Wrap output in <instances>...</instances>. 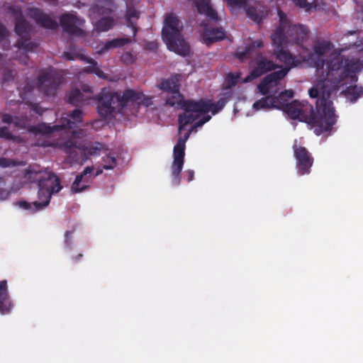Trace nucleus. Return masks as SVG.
Here are the masks:
<instances>
[{
  "instance_id": "obj_44",
  "label": "nucleus",
  "mask_w": 363,
  "mask_h": 363,
  "mask_svg": "<svg viewBox=\"0 0 363 363\" xmlns=\"http://www.w3.org/2000/svg\"><path fill=\"white\" fill-rule=\"evenodd\" d=\"M121 60L127 64V65H129V64H132L135 61V57L133 56V55L130 52H126L125 53H123L122 55H121Z\"/></svg>"
},
{
  "instance_id": "obj_10",
  "label": "nucleus",
  "mask_w": 363,
  "mask_h": 363,
  "mask_svg": "<svg viewBox=\"0 0 363 363\" xmlns=\"http://www.w3.org/2000/svg\"><path fill=\"white\" fill-rule=\"evenodd\" d=\"M292 147L298 174L301 176L310 174L314 160L312 155L305 147L298 145L296 140Z\"/></svg>"
},
{
  "instance_id": "obj_37",
  "label": "nucleus",
  "mask_w": 363,
  "mask_h": 363,
  "mask_svg": "<svg viewBox=\"0 0 363 363\" xmlns=\"http://www.w3.org/2000/svg\"><path fill=\"white\" fill-rule=\"evenodd\" d=\"M172 96L167 97L166 99V104L169 106H174L176 104H179L182 107V104L184 101L182 99V95L179 91L178 94H171Z\"/></svg>"
},
{
  "instance_id": "obj_54",
  "label": "nucleus",
  "mask_w": 363,
  "mask_h": 363,
  "mask_svg": "<svg viewBox=\"0 0 363 363\" xmlns=\"http://www.w3.org/2000/svg\"><path fill=\"white\" fill-rule=\"evenodd\" d=\"M23 89L26 92H30L33 89V85L31 83L28 82L23 87Z\"/></svg>"
},
{
  "instance_id": "obj_6",
  "label": "nucleus",
  "mask_w": 363,
  "mask_h": 363,
  "mask_svg": "<svg viewBox=\"0 0 363 363\" xmlns=\"http://www.w3.org/2000/svg\"><path fill=\"white\" fill-rule=\"evenodd\" d=\"M58 147L68 155L72 162L81 163L85 162L88 156L98 154L102 148V144L96 143L95 145H86L79 139L72 137L60 143Z\"/></svg>"
},
{
  "instance_id": "obj_45",
  "label": "nucleus",
  "mask_w": 363,
  "mask_h": 363,
  "mask_svg": "<svg viewBox=\"0 0 363 363\" xmlns=\"http://www.w3.org/2000/svg\"><path fill=\"white\" fill-rule=\"evenodd\" d=\"M73 233L74 230H67L65 233V244L66 247L69 249H70L72 247V235L73 234Z\"/></svg>"
},
{
  "instance_id": "obj_8",
  "label": "nucleus",
  "mask_w": 363,
  "mask_h": 363,
  "mask_svg": "<svg viewBox=\"0 0 363 363\" xmlns=\"http://www.w3.org/2000/svg\"><path fill=\"white\" fill-rule=\"evenodd\" d=\"M190 132H186L180 136L173 149V162L171 166L172 182L179 185L181 182V172L183 169L185 156L186 142L190 136Z\"/></svg>"
},
{
  "instance_id": "obj_29",
  "label": "nucleus",
  "mask_w": 363,
  "mask_h": 363,
  "mask_svg": "<svg viewBox=\"0 0 363 363\" xmlns=\"http://www.w3.org/2000/svg\"><path fill=\"white\" fill-rule=\"evenodd\" d=\"M264 43L262 40H257L248 44L244 51L237 52L235 56L240 61L251 57L252 54L259 48H263Z\"/></svg>"
},
{
  "instance_id": "obj_30",
  "label": "nucleus",
  "mask_w": 363,
  "mask_h": 363,
  "mask_svg": "<svg viewBox=\"0 0 363 363\" xmlns=\"http://www.w3.org/2000/svg\"><path fill=\"white\" fill-rule=\"evenodd\" d=\"M283 111L286 113L291 119H298L303 115L302 105L296 100L290 102Z\"/></svg>"
},
{
  "instance_id": "obj_55",
  "label": "nucleus",
  "mask_w": 363,
  "mask_h": 363,
  "mask_svg": "<svg viewBox=\"0 0 363 363\" xmlns=\"http://www.w3.org/2000/svg\"><path fill=\"white\" fill-rule=\"evenodd\" d=\"M229 77L231 78V85H235L238 82L239 77H234L233 74H229Z\"/></svg>"
},
{
  "instance_id": "obj_49",
  "label": "nucleus",
  "mask_w": 363,
  "mask_h": 363,
  "mask_svg": "<svg viewBox=\"0 0 363 363\" xmlns=\"http://www.w3.org/2000/svg\"><path fill=\"white\" fill-rule=\"evenodd\" d=\"M185 177L188 182H191L194 178V171L192 169H188L185 172Z\"/></svg>"
},
{
  "instance_id": "obj_25",
  "label": "nucleus",
  "mask_w": 363,
  "mask_h": 363,
  "mask_svg": "<svg viewBox=\"0 0 363 363\" xmlns=\"http://www.w3.org/2000/svg\"><path fill=\"white\" fill-rule=\"evenodd\" d=\"M101 94V92L94 96H86L84 93H82L79 89H75L70 91L68 97L69 102L75 106H79L80 105L84 104L86 101L89 99H94L97 101V106H99L98 97Z\"/></svg>"
},
{
  "instance_id": "obj_24",
  "label": "nucleus",
  "mask_w": 363,
  "mask_h": 363,
  "mask_svg": "<svg viewBox=\"0 0 363 363\" xmlns=\"http://www.w3.org/2000/svg\"><path fill=\"white\" fill-rule=\"evenodd\" d=\"M197 11L201 14H204L209 20L218 22L220 18L217 11L212 7L211 0H195Z\"/></svg>"
},
{
  "instance_id": "obj_59",
  "label": "nucleus",
  "mask_w": 363,
  "mask_h": 363,
  "mask_svg": "<svg viewBox=\"0 0 363 363\" xmlns=\"http://www.w3.org/2000/svg\"><path fill=\"white\" fill-rule=\"evenodd\" d=\"M32 109H33L35 112H36V113H40V111H39V108H38V105H37V104H34V105L32 106Z\"/></svg>"
},
{
  "instance_id": "obj_14",
  "label": "nucleus",
  "mask_w": 363,
  "mask_h": 363,
  "mask_svg": "<svg viewBox=\"0 0 363 363\" xmlns=\"http://www.w3.org/2000/svg\"><path fill=\"white\" fill-rule=\"evenodd\" d=\"M84 21L75 13H65L60 16V23L63 30L71 35L83 36L84 31L80 28Z\"/></svg>"
},
{
  "instance_id": "obj_56",
  "label": "nucleus",
  "mask_w": 363,
  "mask_h": 363,
  "mask_svg": "<svg viewBox=\"0 0 363 363\" xmlns=\"http://www.w3.org/2000/svg\"><path fill=\"white\" fill-rule=\"evenodd\" d=\"M12 77H13L12 72L11 71H9L7 73H6L4 74V81L9 80Z\"/></svg>"
},
{
  "instance_id": "obj_47",
  "label": "nucleus",
  "mask_w": 363,
  "mask_h": 363,
  "mask_svg": "<svg viewBox=\"0 0 363 363\" xmlns=\"http://www.w3.org/2000/svg\"><path fill=\"white\" fill-rule=\"evenodd\" d=\"M14 121V116L9 114V113H4L1 117V121L4 123L7 124H13Z\"/></svg>"
},
{
  "instance_id": "obj_62",
  "label": "nucleus",
  "mask_w": 363,
  "mask_h": 363,
  "mask_svg": "<svg viewBox=\"0 0 363 363\" xmlns=\"http://www.w3.org/2000/svg\"><path fill=\"white\" fill-rule=\"evenodd\" d=\"M4 183V180L3 177H0V184Z\"/></svg>"
},
{
  "instance_id": "obj_63",
  "label": "nucleus",
  "mask_w": 363,
  "mask_h": 363,
  "mask_svg": "<svg viewBox=\"0 0 363 363\" xmlns=\"http://www.w3.org/2000/svg\"><path fill=\"white\" fill-rule=\"evenodd\" d=\"M354 33H355V31L350 32V34H354Z\"/></svg>"
},
{
  "instance_id": "obj_48",
  "label": "nucleus",
  "mask_w": 363,
  "mask_h": 363,
  "mask_svg": "<svg viewBox=\"0 0 363 363\" xmlns=\"http://www.w3.org/2000/svg\"><path fill=\"white\" fill-rule=\"evenodd\" d=\"M11 194V191L5 189H0V201L7 200Z\"/></svg>"
},
{
  "instance_id": "obj_32",
  "label": "nucleus",
  "mask_w": 363,
  "mask_h": 363,
  "mask_svg": "<svg viewBox=\"0 0 363 363\" xmlns=\"http://www.w3.org/2000/svg\"><path fill=\"white\" fill-rule=\"evenodd\" d=\"M264 96L254 103L252 107L255 110L275 108L274 94Z\"/></svg>"
},
{
  "instance_id": "obj_13",
  "label": "nucleus",
  "mask_w": 363,
  "mask_h": 363,
  "mask_svg": "<svg viewBox=\"0 0 363 363\" xmlns=\"http://www.w3.org/2000/svg\"><path fill=\"white\" fill-rule=\"evenodd\" d=\"M281 69L267 74L262 79L257 86L259 91L262 95H267L270 93V90L278 86L279 82L287 75L290 67H281Z\"/></svg>"
},
{
  "instance_id": "obj_19",
  "label": "nucleus",
  "mask_w": 363,
  "mask_h": 363,
  "mask_svg": "<svg viewBox=\"0 0 363 363\" xmlns=\"http://www.w3.org/2000/svg\"><path fill=\"white\" fill-rule=\"evenodd\" d=\"M28 15L38 25L43 28L50 30H56L58 28L57 21L39 8H29L28 9Z\"/></svg>"
},
{
  "instance_id": "obj_26",
  "label": "nucleus",
  "mask_w": 363,
  "mask_h": 363,
  "mask_svg": "<svg viewBox=\"0 0 363 363\" xmlns=\"http://www.w3.org/2000/svg\"><path fill=\"white\" fill-rule=\"evenodd\" d=\"M140 18V12L133 6H127L125 18L126 21L127 26L131 28L133 30V37L135 38L137 32V21Z\"/></svg>"
},
{
  "instance_id": "obj_18",
  "label": "nucleus",
  "mask_w": 363,
  "mask_h": 363,
  "mask_svg": "<svg viewBox=\"0 0 363 363\" xmlns=\"http://www.w3.org/2000/svg\"><path fill=\"white\" fill-rule=\"evenodd\" d=\"M189 103L197 102L196 101L190 99L182 102V108L184 112L179 114L178 117L179 133H182V132L185 130L186 125L191 124L202 115L199 111L191 110L192 108H189Z\"/></svg>"
},
{
  "instance_id": "obj_3",
  "label": "nucleus",
  "mask_w": 363,
  "mask_h": 363,
  "mask_svg": "<svg viewBox=\"0 0 363 363\" xmlns=\"http://www.w3.org/2000/svg\"><path fill=\"white\" fill-rule=\"evenodd\" d=\"M183 25L174 13L165 15L162 36L167 48L181 56H189L191 52L189 45L182 34Z\"/></svg>"
},
{
  "instance_id": "obj_52",
  "label": "nucleus",
  "mask_w": 363,
  "mask_h": 363,
  "mask_svg": "<svg viewBox=\"0 0 363 363\" xmlns=\"http://www.w3.org/2000/svg\"><path fill=\"white\" fill-rule=\"evenodd\" d=\"M82 91H83V92L84 94H89V96H91L92 89H91V87L90 86L86 85V84H84L82 86Z\"/></svg>"
},
{
  "instance_id": "obj_38",
  "label": "nucleus",
  "mask_w": 363,
  "mask_h": 363,
  "mask_svg": "<svg viewBox=\"0 0 363 363\" xmlns=\"http://www.w3.org/2000/svg\"><path fill=\"white\" fill-rule=\"evenodd\" d=\"M25 162L23 161H17L6 157H0V167L3 168L9 167L23 166Z\"/></svg>"
},
{
  "instance_id": "obj_20",
  "label": "nucleus",
  "mask_w": 363,
  "mask_h": 363,
  "mask_svg": "<svg viewBox=\"0 0 363 363\" xmlns=\"http://www.w3.org/2000/svg\"><path fill=\"white\" fill-rule=\"evenodd\" d=\"M203 29L201 33L203 43L209 46L211 44L224 40L226 37L223 28H216L208 24H203Z\"/></svg>"
},
{
  "instance_id": "obj_9",
  "label": "nucleus",
  "mask_w": 363,
  "mask_h": 363,
  "mask_svg": "<svg viewBox=\"0 0 363 363\" xmlns=\"http://www.w3.org/2000/svg\"><path fill=\"white\" fill-rule=\"evenodd\" d=\"M251 70L250 74L243 79V82L247 83L257 79L262 75L279 68L280 66L273 60L269 59L262 53H258L250 62Z\"/></svg>"
},
{
  "instance_id": "obj_36",
  "label": "nucleus",
  "mask_w": 363,
  "mask_h": 363,
  "mask_svg": "<svg viewBox=\"0 0 363 363\" xmlns=\"http://www.w3.org/2000/svg\"><path fill=\"white\" fill-rule=\"evenodd\" d=\"M278 15L279 17V26L277 28L274 33H277L280 31L281 37H284L285 30L288 28L286 15L281 10L278 11Z\"/></svg>"
},
{
  "instance_id": "obj_57",
  "label": "nucleus",
  "mask_w": 363,
  "mask_h": 363,
  "mask_svg": "<svg viewBox=\"0 0 363 363\" xmlns=\"http://www.w3.org/2000/svg\"><path fill=\"white\" fill-rule=\"evenodd\" d=\"M147 47L150 50H155L157 48V44L154 42H151L147 45Z\"/></svg>"
},
{
  "instance_id": "obj_16",
  "label": "nucleus",
  "mask_w": 363,
  "mask_h": 363,
  "mask_svg": "<svg viewBox=\"0 0 363 363\" xmlns=\"http://www.w3.org/2000/svg\"><path fill=\"white\" fill-rule=\"evenodd\" d=\"M28 121L26 118L14 116L13 125L16 128L21 129H27L29 133L34 134H50L55 130H58L62 128L59 125L50 126L45 123H40L36 125L28 126Z\"/></svg>"
},
{
  "instance_id": "obj_31",
  "label": "nucleus",
  "mask_w": 363,
  "mask_h": 363,
  "mask_svg": "<svg viewBox=\"0 0 363 363\" xmlns=\"http://www.w3.org/2000/svg\"><path fill=\"white\" fill-rule=\"evenodd\" d=\"M293 96L294 91L292 90H285L280 92L278 96L274 95L275 108L283 111L289 104V101Z\"/></svg>"
},
{
  "instance_id": "obj_28",
  "label": "nucleus",
  "mask_w": 363,
  "mask_h": 363,
  "mask_svg": "<svg viewBox=\"0 0 363 363\" xmlns=\"http://www.w3.org/2000/svg\"><path fill=\"white\" fill-rule=\"evenodd\" d=\"M11 306L12 304L7 292L6 281H0V312L2 314L8 313Z\"/></svg>"
},
{
  "instance_id": "obj_22",
  "label": "nucleus",
  "mask_w": 363,
  "mask_h": 363,
  "mask_svg": "<svg viewBox=\"0 0 363 363\" xmlns=\"http://www.w3.org/2000/svg\"><path fill=\"white\" fill-rule=\"evenodd\" d=\"M93 170L92 167H86L80 174L76 177L71 186L72 193H80L88 189Z\"/></svg>"
},
{
  "instance_id": "obj_34",
  "label": "nucleus",
  "mask_w": 363,
  "mask_h": 363,
  "mask_svg": "<svg viewBox=\"0 0 363 363\" xmlns=\"http://www.w3.org/2000/svg\"><path fill=\"white\" fill-rule=\"evenodd\" d=\"M115 20L112 17H104L96 23V28L99 32H106L113 28Z\"/></svg>"
},
{
  "instance_id": "obj_42",
  "label": "nucleus",
  "mask_w": 363,
  "mask_h": 363,
  "mask_svg": "<svg viewBox=\"0 0 363 363\" xmlns=\"http://www.w3.org/2000/svg\"><path fill=\"white\" fill-rule=\"evenodd\" d=\"M104 161L106 162L103 165V168L105 169H113L116 165V160L114 157L107 155L104 158Z\"/></svg>"
},
{
  "instance_id": "obj_51",
  "label": "nucleus",
  "mask_w": 363,
  "mask_h": 363,
  "mask_svg": "<svg viewBox=\"0 0 363 363\" xmlns=\"http://www.w3.org/2000/svg\"><path fill=\"white\" fill-rule=\"evenodd\" d=\"M64 56H65V59H67L68 60H74L76 59L77 55L76 54L72 53L71 52H65L64 53Z\"/></svg>"
},
{
  "instance_id": "obj_23",
  "label": "nucleus",
  "mask_w": 363,
  "mask_h": 363,
  "mask_svg": "<svg viewBox=\"0 0 363 363\" xmlns=\"http://www.w3.org/2000/svg\"><path fill=\"white\" fill-rule=\"evenodd\" d=\"M182 78V76L180 74H173L168 79H162L157 87L167 93L178 94Z\"/></svg>"
},
{
  "instance_id": "obj_58",
  "label": "nucleus",
  "mask_w": 363,
  "mask_h": 363,
  "mask_svg": "<svg viewBox=\"0 0 363 363\" xmlns=\"http://www.w3.org/2000/svg\"><path fill=\"white\" fill-rule=\"evenodd\" d=\"M83 257V255L82 253L78 254L77 256L73 257V259L75 262L79 261L82 257Z\"/></svg>"
},
{
  "instance_id": "obj_43",
  "label": "nucleus",
  "mask_w": 363,
  "mask_h": 363,
  "mask_svg": "<svg viewBox=\"0 0 363 363\" xmlns=\"http://www.w3.org/2000/svg\"><path fill=\"white\" fill-rule=\"evenodd\" d=\"M0 138L11 140L14 139V136L12 135L7 127L3 126L0 127Z\"/></svg>"
},
{
  "instance_id": "obj_21",
  "label": "nucleus",
  "mask_w": 363,
  "mask_h": 363,
  "mask_svg": "<svg viewBox=\"0 0 363 363\" xmlns=\"http://www.w3.org/2000/svg\"><path fill=\"white\" fill-rule=\"evenodd\" d=\"M247 16L254 22L259 24L268 16V9L259 1L249 3L245 9Z\"/></svg>"
},
{
  "instance_id": "obj_46",
  "label": "nucleus",
  "mask_w": 363,
  "mask_h": 363,
  "mask_svg": "<svg viewBox=\"0 0 363 363\" xmlns=\"http://www.w3.org/2000/svg\"><path fill=\"white\" fill-rule=\"evenodd\" d=\"M293 2L296 4V6L303 8L306 11H309L311 9L310 4L307 2L306 0H292Z\"/></svg>"
},
{
  "instance_id": "obj_5",
  "label": "nucleus",
  "mask_w": 363,
  "mask_h": 363,
  "mask_svg": "<svg viewBox=\"0 0 363 363\" xmlns=\"http://www.w3.org/2000/svg\"><path fill=\"white\" fill-rule=\"evenodd\" d=\"M38 186V194L40 201H34L31 203L23 201L18 202L17 204L24 209H30L33 205L35 206V211L42 210L50 203L52 194L59 192L62 188L60 178L52 172L49 173L46 179L39 178Z\"/></svg>"
},
{
  "instance_id": "obj_41",
  "label": "nucleus",
  "mask_w": 363,
  "mask_h": 363,
  "mask_svg": "<svg viewBox=\"0 0 363 363\" xmlns=\"http://www.w3.org/2000/svg\"><path fill=\"white\" fill-rule=\"evenodd\" d=\"M68 116L73 121V123H79L82 121L83 113L80 109L73 110Z\"/></svg>"
},
{
  "instance_id": "obj_53",
  "label": "nucleus",
  "mask_w": 363,
  "mask_h": 363,
  "mask_svg": "<svg viewBox=\"0 0 363 363\" xmlns=\"http://www.w3.org/2000/svg\"><path fill=\"white\" fill-rule=\"evenodd\" d=\"M19 61L23 65H28V55L27 54L23 55V57L19 58Z\"/></svg>"
},
{
  "instance_id": "obj_61",
  "label": "nucleus",
  "mask_w": 363,
  "mask_h": 363,
  "mask_svg": "<svg viewBox=\"0 0 363 363\" xmlns=\"http://www.w3.org/2000/svg\"><path fill=\"white\" fill-rule=\"evenodd\" d=\"M100 173H101V171H97L96 172V174L93 176V178H94L95 177L98 176Z\"/></svg>"
},
{
  "instance_id": "obj_35",
  "label": "nucleus",
  "mask_w": 363,
  "mask_h": 363,
  "mask_svg": "<svg viewBox=\"0 0 363 363\" xmlns=\"http://www.w3.org/2000/svg\"><path fill=\"white\" fill-rule=\"evenodd\" d=\"M86 61L89 63L90 65L84 68V71L85 72L94 74L100 78H106L104 72L99 67L97 62L94 60L86 58Z\"/></svg>"
},
{
  "instance_id": "obj_50",
  "label": "nucleus",
  "mask_w": 363,
  "mask_h": 363,
  "mask_svg": "<svg viewBox=\"0 0 363 363\" xmlns=\"http://www.w3.org/2000/svg\"><path fill=\"white\" fill-rule=\"evenodd\" d=\"M7 35L6 27L0 22V39L4 38Z\"/></svg>"
},
{
  "instance_id": "obj_39",
  "label": "nucleus",
  "mask_w": 363,
  "mask_h": 363,
  "mask_svg": "<svg viewBox=\"0 0 363 363\" xmlns=\"http://www.w3.org/2000/svg\"><path fill=\"white\" fill-rule=\"evenodd\" d=\"M228 5L232 9H246L250 0H225Z\"/></svg>"
},
{
  "instance_id": "obj_12",
  "label": "nucleus",
  "mask_w": 363,
  "mask_h": 363,
  "mask_svg": "<svg viewBox=\"0 0 363 363\" xmlns=\"http://www.w3.org/2000/svg\"><path fill=\"white\" fill-rule=\"evenodd\" d=\"M62 82V77L55 72H45L37 79V86L40 91L46 96L55 95Z\"/></svg>"
},
{
  "instance_id": "obj_17",
  "label": "nucleus",
  "mask_w": 363,
  "mask_h": 363,
  "mask_svg": "<svg viewBox=\"0 0 363 363\" xmlns=\"http://www.w3.org/2000/svg\"><path fill=\"white\" fill-rule=\"evenodd\" d=\"M308 29L302 25H289L285 30V42L288 44L301 45L308 38Z\"/></svg>"
},
{
  "instance_id": "obj_15",
  "label": "nucleus",
  "mask_w": 363,
  "mask_h": 363,
  "mask_svg": "<svg viewBox=\"0 0 363 363\" xmlns=\"http://www.w3.org/2000/svg\"><path fill=\"white\" fill-rule=\"evenodd\" d=\"M228 99L220 98L217 102L213 103L211 100L201 99L196 101L197 103H189V108L191 110L199 111L200 113L206 116L207 113L211 111L213 115L218 113L225 106Z\"/></svg>"
},
{
  "instance_id": "obj_33",
  "label": "nucleus",
  "mask_w": 363,
  "mask_h": 363,
  "mask_svg": "<svg viewBox=\"0 0 363 363\" xmlns=\"http://www.w3.org/2000/svg\"><path fill=\"white\" fill-rule=\"evenodd\" d=\"M131 42V38L128 37L114 38L111 40L107 41L104 47L101 48L100 52H104L106 50L121 48Z\"/></svg>"
},
{
  "instance_id": "obj_11",
  "label": "nucleus",
  "mask_w": 363,
  "mask_h": 363,
  "mask_svg": "<svg viewBox=\"0 0 363 363\" xmlns=\"http://www.w3.org/2000/svg\"><path fill=\"white\" fill-rule=\"evenodd\" d=\"M271 38L274 45V55L276 58L289 65L290 68L296 66V57L289 50L285 49V47L288 45L285 42V36L281 37L280 31H278L277 33H273Z\"/></svg>"
},
{
  "instance_id": "obj_60",
  "label": "nucleus",
  "mask_w": 363,
  "mask_h": 363,
  "mask_svg": "<svg viewBox=\"0 0 363 363\" xmlns=\"http://www.w3.org/2000/svg\"><path fill=\"white\" fill-rule=\"evenodd\" d=\"M26 174L27 175V174H31V173H33V169H30V167H29L28 169H27L26 170Z\"/></svg>"
},
{
  "instance_id": "obj_7",
  "label": "nucleus",
  "mask_w": 363,
  "mask_h": 363,
  "mask_svg": "<svg viewBox=\"0 0 363 363\" xmlns=\"http://www.w3.org/2000/svg\"><path fill=\"white\" fill-rule=\"evenodd\" d=\"M13 14L15 16V32L19 36L15 45L26 52L34 51L38 45L30 40L29 23L24 18L20 9L14 10Z\"/></svg>"
},
{
  "instance_id": "obj_27",
  "label": "nucleus",
  "mask_w": 363,
  "mask_h": 363,
  "mask_svg": "<svg viewBox=\"0 0 363 363\" xmlns=\"http://www.w3.org/2000/svg\"><path fill=\"white\" fill-rule=\"evenodd\" d=\"M333 48V44L329 41H321L318 43L313 48L314 53L318 57L317 66L323 67L325 60L323 57Z\"/></svg>"
},
{
  "instance_id": "obj_4",
  "label": "nucleus",
  "mask_w": 363,
  "mask_h": 363,
  "mask_svg": "<svg viewBox=\"0 0 363 363\" xmlns=\"http://www.w3.org/2000/svg\"><path fill=\"white\" fill-rule=\"evenodd\" d=\"M326 82H330L332 88H338L341 83L350 79L353 83L357 81L356 74L361 71L358 61L347 60L345 66L339 57H335L327 63Z\"/></svg>"
},
{
  "instance_id": "obj_40",
  "label": "nucleus",
  "mask_w": 363,
  "mask_h": 363,
  "mask_svg": "<svg viewBox=\"0 0 363 363\" xmlns=\"http://www.w3.org/2000/svg\"><path fill=\"white\" fill-rule=\"evenodd\" d=\"M211 118V116L210 115L203 116L201 119L194 123L188 132H190V134L194 131L196 132L197 128L201 127L203 124L209 121Z\"/></svg>"
},
{
  "instance_id": "obj_2",
  "label": "nucleus",
  "mask_w": 363,
  "mask_h": 363,
  "mask_svg": "<svg viewBox=\"0 0 363 363\" xmlns=\"http://www.w3.org/2000/svg\"><path fill=\"white\" fill-rule=\"evenodd\" d=\"M98 101L99 102L98 113L101 117L104 118L121 113L130 103H135L138 106L143 105L146 107L152 104L151 97L133 89H127L121 95L118 92L111 91L109 89L104 88L101 91Z\"/></svg>"
},
{
  "instance_id": "obj_1",
  "label": "nucleus",
  "mask_w": 363,
  "mask_h": 363,
  "mask_svg": "<svg viewBox=\"0 0 363 363\" xmlns=\"http://www.w3.org/2000/svg\"><path fill=\"white\" fill-rule=\"evenodd\" d=\"M331 82H326V77L321 83L309 89L311 98H318L316 111L311 108L308 123L314 125V133L320 135L325 132L330 131L337 121V116L333 102L330 100L332 92L337 88H332Z\"/></svg>"
}]
</instances>
